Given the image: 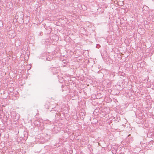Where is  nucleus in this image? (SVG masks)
<instances>
[{
	"instance_id": "3",
	"label": "nucleus",
	"mask_w": 154,
	"mask_h": 154,
	"mask_svg": "<svg viewBox=\"0 0 154 154\" xmlns=\"http://www.w3.org/2000/svg\"><path fill=\"white\" fill-rule=\"evenodd\" d=\"M145 7L146 8H148V7L147 6H145Z\"/></svg>"
},
{
	"instance_id": "1",
	"label": "nucleus",
	"mask_w": 154,
	"mask_h": 154,
	"mask_svg": "<svg viewBox=\"0 0 154 154\" xmlns=\"http://www.w3.org/2000/svg\"><path fill=\"white\" fill-rule=\"evenodd\" d=\"M49 70H52V71L53 72L57 73L58 72V71L57 70V69L54 67H52L50 68L49 69Z\"/></svg>"
},
{
	"instance_id": "2",
	"label": "nucleus",
	"mask_w": 154,
	"mask_h": 154,
	"mask_svg": "<svg viewBox=\"0 0 154 154\" xmlns=\"http://www.w3.org/2000/svg\"><path fill=\"white\" fill-rule=\"evenodd\" d=\"M143 151V150H140V152H139V154H140V153H141V152H142Z\"/></svg>"
},
{
	"instance_id": "4",
	"label": "nucleus",
	"mask_w": 154,
	"mask_h": 154,
	"mask_svg": "<svg viewBox=\"0 0 154 154\" xmlns=\"http://www.w3.org/2000/svg\"><path fill=\"white\" fill-rule=\"evenodd\" d=\"M140 154H142V153H140Z\"/></svg>"
}]
</instances>
